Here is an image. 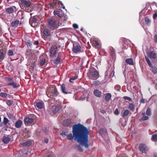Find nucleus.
<instances>
[{"label": "nucleus", "instance_id": "nucleus-2", "mask_svg": "<svg viewBox=\"0 0 157 157\" xmlns=\"http://www.w3.org/2000/svg\"><path fill=\"white\" fill-rule=\"evenodd\" d=\"M108 68L105 74V77L106 78H108L113 74L114 75V65L113 64H111L108 63Z\"/></svg>", "mask_w": 157, "mask_h": 157}, {"label": "nucleus", "instance_id": "nucleus-33", "mask_svg": "<svg viewBox=\"0 0 157 157\" xmlns=\"http://www.w3.org/2000/svg\"><path fill=\"white\" fill-rule=\"evenodd\" d=\"M142 115L143 116V117L142 118V120L143 121H145L147 120L148 119V117L147 116H145V113H142Z\"/></svg>", "mask_w": 157, "mask_h": 157}, {"label": "nucleus", "instance_id": "nucleus-18", "mask_svg": "<svg viewBox=\"0 0 157 157\" xmlns=\"http://www.w3.org/2000/svg\"><path fill=\"white\" fill-rule=\"evenodd\" d=\"M125 62L127 64L130 65H134L133 60L132 58L127 59L125 60Z\"/></svg>", "mask_w": 157, "mask_h": 157}, {"label": "nucleus", "instance_id": "nucleus-41", "mask_svg": "<svg viewBox=\"0 0 157 157\" xmlns=\"http://www.w3.org/2000/svg\"><path fill=\"white\" fill-rule=\"evenodd\" d=\"M45 58H42L40 59V65L43 66L44 65L45 63Z\"/></svg>", "mask_w": 157, "mask_h": 157}, {"label": "nucleus", "instance_id": "nucleus-30", "mask_svg": "<svg viewBox=\"0 0 157 157\" xmlns=\"http://www.w3.org/2000/svg\"><path fill=\"white\" fill-rule=\"evenodd\" d=\"M150 67L152 68L151 69V70L154 74H156L157 73V69L155 67H153L152 65V67Z\"/></svg>", "mask_w": 157, "mask_h": 157}, {"label": "nucleus", "instance_id": "nucleus-8", "mask_svg": "<svg viewBox=\"0 0 157 157\" xmlns=\"http://www.w3.org/2000/svg\"><path fill=\"white\" fill-rule=\"evenodd\" d=\"M41 31L43 33V35L45 36H49L51 35V33L50 30L48 29L44 28L43 29L44 26L42 25L41 26Z\"/></svg>", "mask_w": 157, "mask_h": 157}, {"label": "nucleus", "instance_id": "nucleus-48", "mask_svg": "<svg viewBox=\"0 0 157 157\" xmlns=\"http://www.w3.org/2000/svg\"><path fill=\"white\" fill-rule=\"evenodd\" d=\"M123 98L125 100H127L130 101H132V99L131 98L127 96H124Z\"/></svg>", "mask_w": 157, "mask_h": 157}, {"label": "nucleus", "instance_id": "nucleus-29", "mask_svg": "<svg viewBox=\"0 0 157 157\" xmlns=\"http://www.w3.org/2000/svg\"><path fill=\"white\" fill-rule=\"evenodd\" d=\"M31 144L32 143L30 141H28L26 142L23 143L22 144V145L23 146H26L28 147L30 146Z\"/></svg>", "mask_w": 157, "mask_h": 157}, {"label": "nucleus", "instance_id": "nucleus-51", "mask_svg": "<svg viewBox=\"0 0 157 157\" xmlns=\"http://www.w3.org/2000/svg\"><path fill=\"white\" fill-rule=\"evenodd\" d=\"M73 27L75 29H78V25L77 24H74L73 25Z\"/></svg>", "mask_w": 157, "mask_h": 157}, {"label": "nucleus", "instance_id": "nucleus-22", "mask_svg": "<svg viewBox=\"0 0 157 157\" xmlns=\"http://www.w3.org/2000/svg\"><path fill=\"white\" fill-rule=\"evenodd\" d=\"M129 111L128 109L125 110L124 112L121 113V116L122 117L124 118L127 116L129 114Z\"/></svg>", "mask_w": 157, "mask_h": 157}, {"label": "nucleus", "instance_id": "nucleus-17", "mask_svg": "<svg viewBox=\"0 0 157 157\" xmlns=\"http://www.w3.org/2000/svg\"><path fill=\"white\" fill-rule=\"evenodd\" d=\"M147 55L148 56L151 58L155 59L156 57V53L153 51L149 52Z\"/></svg>", "mask_w": 157, "mask_h": 157}, {"label": "nucleus", "instance_id": "nucleus-42", "mask_svg": "<svg viewBox=\"0 0 157 157\" xmlns=\"http://www.w3.org/2000/svg\"><path fill=\"white\" fill-rule=\"evenodd\" d=\"M54 13L55 15H57L59 17H60L61 16V14L58 11H54Z\"/></svg>", "mask_w": 157, "mask_h": 157}, {"label": "nucleus", "instance_id": "nucleus-38", "mask_svg": "<svg viewBox=\"0 0 157 157\" xmlns=\"http://www.w3.org/2000/svg\"><path fill=\"white\" fill-rule=\"evenodd\" d=\"M7 95V94L6 93L2 92L0 93V96L3 98H6Z\"/></svg>", "mask_w": 157, "mask_h": 157}, {"label": "nucleus", "instance_id": "nucleus-50", "mask_svg": "<svg viewBox=\"0 0 157 157\" xmlns=\"http://www.w3.org/2000/svg\"><path fill=\"white\" fill-rule=\"evenodd\" d=\"M119 113V112L118 109H116L114 111V114L116 115H118Z\"/></svg>", "mask_w": 157, "mask_h": 157}, {"label": "nucleus", "instance_id": "nucleus-61", "mask_svg": "<svg viewBox=\"0 0 157 157\" xmlns=\"http://www.w3.org/2000/svg\"><path fill=\"white\" fill-rule=\"evenodd\" d=\"M61 135H62V136H63V135H65V136H67V135L66 134V132H63L61 134Z\"/></svg>", "mask_w": 157, "mask_h": 157}, {"label": "nucleus", "instance_id": "nucleus-36", "mask_svg": "<svg viewBox=\"0 0 157 157\" xmlns=\"http://www.w3.org/2000/svg\"><path fill=\"white\" fill-rule=\"evenodd\" d=\"M145 59H146V61L147 63L148 64L149 66V67H152V64L151 63L149 58L148 57H147L146 56Z\"/></svg>", "mask_w": 157, "mask_h": 157}, {"label": "nucleus", "instance_id": "nucleus-34", "mask_svg": "<svg viewBox=\"0 0 157 157\" xmlns=\"http://www.w3.org/2000/svg\"><path fill=\"white\" fill-rule=\"evenodd\" d=\"M13 101L11 100H7L6 101V104L9 106H11L13 104Z\"/></svg>", "mask_w": 157, "mask_h": 157}, {"label": "nucleus", "instance_id": "nucleus-11", "mask_svg": "<svg viewBox=\"0 0 157 157\" xmlns=\"http://www.w3.org/2000/svg\"><path fill=\"white\" fill-rule=\"evenodd\" d=\"M99 132L103 138L107 135L106 129L105 128H103L99 130Z\"/></svg>", "mask_w": 157, "mask_h": 157}, {"label": "nucleus", "instance_id": "nucleus-16", "mask_svg": "<svg viewBox=\"0 0 157 157\" xmlns=\"http://www.w3.org/2000/svg\"><path fill=\"white\" fill-rule=\"evenodd\" d=\"M35 106L38 109H41L43 108L44 106V104L42 101L38 102L36 103Z\"/></svg>", "mask_w": 157, "mask_h": 157}, {"label": "nucleus", "instance_id": "nucleus-12", "mask_svg": "<svg viewBox=\"0 0 157 157\" xmlns=\"http://www.w3.org/2000/svg\"><path fill=\"white\" fill-rule=\"evenodd\" d=\"M57 50L56 48L52 47L50 50V56L52 57L55 56L56 54Z\"/></svg>", "mask_w": 157, "mask_h": 157}, {"label": "nucleus", "instance_id": "nucleus-3", "mask_svg": "<svg viewBox=\"0 0 157 157\" xmlns=\"http://www.w3.org/2000/svg\"><path fill=\"white\" fill-rule=\"evenodd\" d=\"M21 9H23L25 11L30 12L31 10L30 8L31 2L29 1H27L25 0H22Z\"/></svg>", "mask_w": 157, "mask_h": 157}, {"label": "nucleus", "instance_id": "nucleus-5", "mask_svg": "<svg viewBox=\"0 0 157 157\" xmlns=\"http://www.w3.org/2000/svg\"><path fill=\"white\" fill-rule=\"evenodd\" d=\"M72 50L74 52L76 53L82 52L83 51L81 49L79 44L76 42H74L73 44V47Z\"/></svg>", "mask_w": 157, "mask_h": 157}, {"label": "nucleus", "instance_id": "nucleus-10", "mask_svg": "<svg viewBox=\"0 0 157 157\" xmlns=\"http://www.w3.org/2000/svg\"><path fill=\"white\" fill-rule=\"evenodd\" d=\"M62 106L60 105H53L52 107V110L54 114H56L61 108Z\"/></svg>", "mask_w": 157, "mask_h": 157}, {"label": "nucleus", "instance_id": "nucleus-31", "mask_svg": "<svg viewBox=\"0 0 157 157\" xmlns=\"http://www.w3.org/2000/svg\"><path fill=\"white\" fill-rule=\"evenodd\" d=\"M128 108L129 109L131 110L132 111H134L135 110L134 105L132 103L129 104Z\"/></svg>", "mask_w": 157, "mask_h": 157}, {"label": "nucleus", "instance_id": "nucleus-63", "mask_svg": "<svg viewBox=\"0 0 157 157\" xmlns=\"http://www.w3.org/2000/svg\"><path fill=\"white\" fill-rule=\"evenodd\" d=\"M157 155L155 153L154 154V157H157Z\"/></svg>", "mask_w": 157, "mask_h": 157}, {"label": "nucleus", "instance_id": "nucleus-43", "mask_svg": "<svg viewBox=\"0 0 157 157\" xmlns=\"http://www.w3.org/2000/svg\"><path fill=\"white\" fill-rule=\"evenodd\" d=\"M13 82L12 79L11 78H8V84L9 85H11V84Z\"/></svg>", "mask_w": 157, "mask_h": 157}, {"label": "nucleus", "instance_id": "nucleus-25", "mask_svg": "<svg viewBox=\"0 0 157 157\" xmlns=\"http://www.w3.org/2000/svg\"><path fill=\"white\" fill-rule=\"evenodd\" d=\"M19 21L18 20H17L15 21H13L11 23V26L13 27H17L19 23Z\"/></svg>", "mask_w": 157, "mask_h": 157}, {"label": "nucleus", "instance_id": "nucleus-52", "mask_svg": "<svg viewBox=\"0 0 157 157\" xmlns=\"http://www.w3.org/2000/svg\"><path fill=\"white\" fill-rule=\"evenodd\" d=\"M157 17V13H154L153 15V19L154 20H155Z\"/></svg>", "mask_w": 157, "mask_h": 157}, {"label": "nucleus", "instance_id": "nucleus-28", "mask_svg": "<svg viewBox=\"0 0 157 157\" xmlns=\"http://www.w3.org/2000/svg\"><path fill=\"white\" fill-rule=\"evenodd\" d=\"M151 140L154 142L157 141V134H154L152 135Z\"/></svg>", "mask_w": 157, "mask_h": 157}, {"label": "nucleus", "instance_id": "nucleus-39", "mask_svg": "<svg viewBox=\"0 0 157 157\" xmlns=\"http://www.w3.org/2000/svg\"><path fill=\"white\" fill-rule=\"evenodd\" d=\"M13 86V88H17L20 86V85L18 84H17L16 83L14 82L11 84V85Z\"/></svg>", "mask_w": 157, "mask_h": 157}, {"label": "nucleus", "instance_id": "nucleus-26", "mask_svg": "<svg viewBox=\"0 0 157 157\" xmlns=\"http://www.w3.org/2000/svg\"><path fill=\"white\" fill-rule=\"evenodd\" d=\"M61 90L63 93L67 94L68 93L65 91V86L64 84H62L61 86Z\"/></svg>", "mask_w": 157, "mask_h": 157}, {"label": "nucleus", "instance_id": "nucleus-14", "mask_svg": "<svg viewBox=\"0 0 157 157\" xmlns=\"http://www.w3.org/2000/svg\"><path fill=\"white\" fill-rule=\"evenodd\" d=\"M94 95L97 97L100 98L101 96L102 93L98 90H95L94 91Z\"/></svg>", "mask_w": 157, "mask_h": 157}, {"label": "nucleus", "instance_id": "nucleus-58", "mask_svg": "<svg viewBox=\"0 0 157 157\" xmlns=\"http://www.w3.org/2000/svg\"><path fill=\"white\" fill-rule=\"evenodd\" d=\"M44 142L46 144H47L48 142V139H45L44 140Z\"/></svg>", "mask_w": 157, "mask_h": 157}, {"label": "nucleus", "instance_id": "nucleus-6", "mask_svg": "<svg viewBox=\"0 0 157 157\" xmlns=\"http://www.w3.org/2000/svg\"><path fill=\"white\" fill-rule=\"evenodd\" d=\"M48 26L51 29L53 30L56 25V20L52 19H48Z\"/></svg>", "mask_w": 157, "mask_h": 157}, {"label": "nucleus", "instance_id": "nucleus-56", "mask_svg": "<svg viewBox=\"0 0 157 157\" xmlns=\"http://www.w3.org/2000/svg\"><path fill=\"white\" fill-rule=\"evenodd\" d=\"M154 39L155 42L157 43V35H155L154 36Z\"/></svg>", "mask_w": 157, "mask_h": 157}, {"label": "nucleus", "instance_id": "nucleus-40", "mask_svg": "<svg viewBox=\"0 0 157 157\" xmlns=\"http://www.w3.org/2000/svg\"><path fill=\"white\" fill-rule=\"evenodd\" d=\"M7 115L8 117L12 120H14L15 119V116L13 115L10 113H9Z\"/></svg>", "mask_w": 157, "mask_h": 157}, {"label": "nucleus", "instance_id": "nucleus-15", "mask_svg": "<svg viewBox=\"0 0 157 157\" xmlns=\"http://www.w3.org/2000/svg\"><path fill=\"white\" fill-rule=\"evenodd\" d=\"M22 124V121L20 120H19L16 122L15 125V127L17 128H20L21 127Z\"/></svg>", "mask_w": 157, "mask_h": 157}, {"label": "nucleus", "instance_id": "nucleus-13", "mask_svg": "<svg viewBox=\"0 0 157 157\" xmlns=\"http://www.w3.org/2000/svg\"><path fill=\"white\" fill-rule=\"evenodd\" d=\"M37 19L35 17L30 18L29 20V23L32 27H34V24L36 23Z\"/></svg>", "mask_w": 157, "mask_h": 157}, {"label": "nucleus", "instance_id": "nucleus-46", "mask_svg": "<svg viewBox=\"0 0 157 157\" xmlns=\"http://www.w3.org/2000/svg\"><path fill=\"white\" fill-rule=\"evenodd\" d=\"M78 78V76H75L74 77H72L71 78H70L69 80L70 82H73V81H72V80H75L76 79Z\"/></svg>", "mask_w": 157, "mask_h": 157}, {"label": "nucleus", "instance_id": "nucleus-47", "mask_svg": "<svg viewBox=\"0 0 157 157\" xmlns=\"http://www.w3.org/2000/svg\"><path fill=\"white\" fill-rule=\"evenodd\" d=\"M4 56L3 53L2 52L0 51V59H2L4 58Z\"/></svg>", "mask_w": 157, "mask_h": 157}, {"label": "nucleus", "instance_id": "nucleus-24", "mask_svg": "<svg viewBox=\"0 0 157 157\" xmlns=\"http://www.w3.org/2000/svg\"><path fill=\"white\" fill-rule=\"evenodd\" d=\"M60 56H58L57 57L53 60L54 63L55 64H57L60 62Z\"/></svg>", "mask_w": 157, "mask_h": 157}, {"label": "nucleus", "instance_id": "nucleus-60", "mask_svg": "<svg viewBox=\"0 0 157 157\" xmlns=\"http://www.w3.org/2000/svg\"><path fill=\"white\" fill-rule=\"evenodd\" d=\"M50 5L52 7H53V6H55V4L54 3H50Z\"/></svg>", "mask_w": 157, "mask_h": 157}, {"label": "nucleus", "instance_id": "nucleus-55", "mask_svg": "<svg viewBox=\"0 0 157 157\" xmlns=\"http://www.w3.org/2000/svg\"><path fill=\"white\" fill-rule=\"evenodd\" d=\"M86 99H87V98H86V97H84V98H81L79 99H78V101H83V100H85Z\"/></svg>", "mask_w": 157, "mask_h": 157}, {"label": "nucleus", "instance_id": "nucleus-4", "mask_svg": "<svg viewBox=\"0 0 157 157\" xmlns=\"http://www.w3.org/2000/svg\"><path fill=\"white\" fill-rule=\"evenodd\" d=\"M88 75L89 78L92 80L96 79L99 77V73L94 69L90 70Z\"/></svg>", "mask_w": 157, "mask_h": 157}, {"label": "nucleus", "instance_id": "nucleus-27", "mask_svg": "<svg viewBox=\"0 0 157 157\" xmlns=\"http://www.w3.org/2000/svg\"><path fill=\"white\" fill-rule=\"evenodd\" d=\"M9 121L8 119L5 117H4V120L3 123H2L1 124H4V125L6 126L7 125V124L8 122Z\"/></svg>", "mask_w": 157, "mask_h": 157}, {"label": "nucleus", "instance_id": "nucleus-23", "mask_svg": "<svg viewBox=\"0 0 157 157\" xmlns=\"http://www.w3.org/2000/svg\"><path fill=\"white\" fill-rule=\"evenodd\" d=\"M111 95L110 93H107L105 94V96L104 98L105 100V101H108L111 98Z\"/></svg>", "mask_w": 157, "mask_h": 157}, {"label": "nucleus", "instance_id": "nucleus-44", "mask_svg": "<svg viewBox=\"0 0 157 157\" xmlns=\"http://www.w3.org/2000/svg\"><path fill=\"white\" fill-rule=\"evenodd\" d=\"M100 83L99 81L98 80L94 81L93 82L92 84L95 86H97L99 85Z\"/></svg>", "mask_w": 157, "mask_h": 157}, {"label": "nucleus", "instance_id": "nucleus-45", "mask_svg": "<svg viewBox=\"0 0 157 157\" xmlns=\"http://www.w3.org/2000/svg\"><path fill=\"white\" fill-rule=\"evenodd\" d=\"M146 114L148 116L150 115L151 114V109L150 108H148L146 111Z\"/></svg>", "mask_w": 157, "mask_h": 157}, {"label": "nucleus", "instance_id": "nucleus-35", "mask_svg": "<svg viewBox=\"0 0 157 157\" xmlns=\"http://www.w3.org/2000/svg\"><path fill=\"white\" fill-rule=\"evenodd\" d=\"M144 20L145 21V23L147 25H148L150 24L151 21L147 17H145L144 18Z\"/></svg>", "mask_w": 157, "mask_h": 157}, {"label": "nucleus", "instance_id": "nucleus-57", "mask_svg": "<svg viewBox=\"0 0 157 157\" xmlns=\"http://www.w3.org/2000/svg\"><path fill=\"white\" fill-rule=\"evenodd\" d=\"M39 42L37 40H36V41H34V45H37V44H39Z\"/></svg>", "mask_w": 157, "mask_h": 157}, {"label": "nucleus", "instance_id": "nucleus-9", "mask_svg": "<svg viewBox=\"0 0 157 157\" xmlns=\"http://www.w3.org/2000/svg\"><path fill=\"white\" fill-rule=\"evenodd\" d=\"M17 11L16 8L15 6H13L6 9V12L8 14H10L15 12Z\"/></svg>", "mask_w": 157, "mask_h": 157}, {"label": "nucleus", "instance_id": "nucleus-49", "mask_svg": "<svg viewBox=\"0 0 157 157\" xmlns=\"http://www.w3.org/2000/svg\"><path fill=\"white\" fill-rule=\"evenodd\" d=\"M13 51L11 50H9L8 52V55L9 56H11L13 55Z\"/></svg>", "mask_w": 157, "mask_h": 157}, {"label": "nucleus", "instance_id": "nucleus-62", "mask_svg": "<svg viewBox=\"0 0 157 157\" xmlns=\"http://www.w3.org/2000/svg\"><path fill=\"white\" fill-rule=\"evenodd\" d=\"M140 102L142 103H144V100L143 99H142L140 100Z\"/></svg>", "mask_w": 157, "mask_h": 157}, {"label": "nucleus", "instance_id": "nucleus-32", "mask_svg": "<svg viewBox=\"0 0 157 157\" xmlns=\"http://www.w3.org/2000/svg\"><path fill=\"white\" fill-rule=\"evenodd\" d=\"M52 93L54 95L57 96L58 95V93L57 91V90L56 88H54L51 91Z\"/></svg>", "mask_w": 157, "mask_h": 157}, {"label": "nucleus", "instance_id": "nucleus-20", "mask_svg": "<svg viewBox=\"0 0 157 157\" xmlns=\"http://www.w3.org/2000/svg\"><path fill=\"white\" fill-rule=\"evenodd\" d=\"M10 139L8 136H4L3 138V139L2 140V141L5 144H7L10 141Z\"/></svg>", "mask_w": 157, "mask_h": 157}, {"label": "nucleus", "instance_id": "nucleus-64", "mask_svg": "<svg viewBox=\"0 0 157 157\" xmlns=\"http://www.w3.org/2000/svg\"><path fill=\"white\" fill-rule=\"evenodd\" d=\"M47 157H51V156L49 155H48L47 156Z\"/></svg>", "mask_w": 157, "mask_h": 157}, {"label": "nucleus", "instance_id": "nucleus-59", "mask_svg": "<svg viewBox=\"0 0 157 157\" xmlns=\"http://www.w3.org/2000/svg\"><path fill=\"white\" fill-rule=\"evenodd\" d=\"M61 5L62 6V7L63 9H65V7L64 6L63 4L61 2Z\"/></svg>", "mask_w": 157, "mask_h": 157}, {"label": "nucleus", "instance_id": "nucleus-37", "mask_svg": "<svg viewBox=\"0 0 157 157\" xmlns=\"http://www.w3.org/2000/svg\"><path fill=\"white\" fill-rule=\"evenodd\" d=\"M123 120L122 118L120 119L119 122L121 124V125L123 126H125L126 125V123L125 122H123Z\"/></svg>", "mask_w": 157, "mask_h": 157}, {"label": "nucleus", "instance_id": "nucleus-54", "mask_svg": "<svg viewBox=\"0 0 157 157\" xmlns=\"http://www.w3.org/2000/svg\"><path fill=\"white\" fill-rule=\"evenodd\" d=\"M27 45L29 46H30L32 45V43L29 40L27 41Z\"/></svg>", "mask_w": 157, "mask_h": 157}, {"label": "nucleus", "instance_id": "nucleus-19", "mask_svg": "<svg viewBox=\"0 0 157 157\" xmlns=\"http://www.w3.org/2000/svg\"><path fill=\"white\" fill-rule=\"evenodd\" d=\"M24 121L25 123L30 124L33 122V119L32 118H30L29 117H27L25 118Z\"/></svg>", "mask_w": 157, "mask_h": 157}, {"label": "nucleus", "instance_id": "nucleus-7", "mask_svg": "<svg viewBox=\"0 0 157 157\" xmlns=\"http://www.w3.org/2000/svg\"><path fill=\"white\" fill-rule=\"evenodd\" d=\"M139 149L142 153L146 154L148 150V148L147 145L143 144H140L139 146Z\"/></svg>", "mask_w": 157, "mask_h": 157}, {"label": "nucleus", "instance_id": "nucleus-21", "mask_svg": "<svg viewBox=\"0 0 157 157\" xmlns=\"http://www.w3.org/2000/svg\"><path fill=\"white\" fill-rule=\"evenodd\" d=\"M71 123V121L69 119H67L63 122V125L64 126H68Z\"/></svg>", "mask_w": 157, "mask_h": 157}, {"label": "nucleus", "instance_id": "nucleus-1", "mask_svg": "<svg viewBox=\"0 0 157 157\" xmlns=\"http://www.w3.org/2000/svg\"><path fill=\"white\" fill-rule=\"evenodd\" d=\"M73 134L71 133L67 135L68 139L71 140L73 138L79 143L81 145L86 148H88V135L89 132L88 128L80 123L74 125L72 127Z\"/></svg>", "mask_w": 157, "mask_h": 157}, {"label": "nucleus", "instance_id": "nucleus-53", "mask_svg": "<svg viewBox=\"0 0 157 157\" xmlns=\"http://www.w3.org/2000/svg\"><path fill=\"white\" fill-rule=\"evenodd\" d=\"M78 150L80 151H82L83 149L80 145L78 146Z\"/></svg>", "mask_w": 157, "mask_h": 157}]
</instances>
